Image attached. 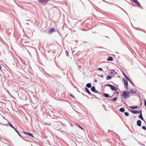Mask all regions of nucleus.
Segmentation results:
<instances>
[{
    "instance_id": "28",
    "label": "nucleus",
    "mask_w": 146,
    "mask_h": 146,
    "mask_svg": "<svg viewBox=\"0 0 146 146\" xmlns=\"http://www.w3.org/2000/svg\"><path fill=\"white\" fill-rule=\"evenodd\" d=\"M60 118L59 117H56L55 118H53V119H54V121L58 120Z\"/></svg>"
},
{
    "instance_id": "33",
    "label": "nucleus",
    "mask_w": 146,
    "mask_h": 146,
    "mask_svg": "<svg viewBox=\"0 0 146 146\" xmlns=\"http://www.w3.org/2000/svg\"><path fill=\"white\" fill-rule=\"evenodd\" d=\"M98 76L100 77L101 78H103L104 77V76L102 75H98Z\"/></svg>"
},
{
    "instance_id": "8",
    "label": "nucleus",
    "mask_w": 146,
    "mask_h": 146,
    "mask_svg": "<svg viewBox=\"0 0 146 146\" xmlns=\"http://www.w3.org/2000/svg\"><path fill=\"white\" fill-rule=\"evenodd\" d=\"M132 1L136 4L138 7H140L142 9L140 3L137 0H133Z\"/></svg>"
},
{
    "instance_id": "27",
    "label": "nucleus",
    "mask_w": 146,
    "mask_h": 146,
    "mask_svg": "<svg viewBox=\"0 0 146 146\" xmlns=\"http://www.w3.org/2000/svg\"><path fill=\"white\" fill-rule=\"evenodd\" d=\"M124 114L125 116L128 117L129 116V113L128 112H124Z\"/></svg>"
},
{
    "instance_id": "4",
    "label": "nucleus",
    "mask_w": 146,
    "mask_h": 146,
    "mask_svg": "<svg viewBox=\"0 0 146 146\" xmlns=\"http://www.w3.org/2000/svg\"><path fill=\"white\" fill-rule=\"evenodd\" d=\"M122 81L124 84V86L125 89L127 90L128 89V81L124 78H122Z\"/></svg>"
},
{
    "instance_id": "39",
    "label": "nucleus",
    "mask_w": 146,
    "mask_h": 146,
    "mask_svg": "<svg viewBox=\"0 0 146 146\" xmlns=\"http://www.w3.org/2000/svg\"><path fill=\"white\" fill-rule=\"evenodd\" d=\"M97 48H103L102 47H101V46H98V47H97Z\"/></svg>"
},
{
    "instance_id": "42",
    "label": "nucleus",
    "mask_w": 146,
    "mask_h": 146,
    "mask_svg": "<svg viewBox=\"0 0 146 146\" xmlns=\"http://www.w3.org/2000/svg\"><path fill=\"white\" fill-rule=\"evenodd\" d=\"M143 121L144 122H145V124L146 123V122L144 120V121Z\"/></svg>"
},
{
    "instance_id": "7",
    "label": "nucleus",
    "mask_w": 146,
    "mask_h": 146,
    "mask_svg": "<svg viewBox=\"0 0 146 146\" xmlns=\"http://www.w3.org/2000/svg\"><path fill=\"white\" fill-rule=\"evenodd\" d=\"M50 0H38V2L40 3H46L48 2H49Z\"/></svg>"
},
{
    "instance_id": "14",
    "label": "nucleus",
    "mask_w": 146,
    "mask_h": 146,
    "mask_svg": "<svg viewBox=\"0 0 146 146\" xmlns=\"http://www.w3.org/2000/svg\"><path fill=\"white\" fill-rule=\"evenodd\" d=\"M55 31V29L54 28H52L50 29L49 31V33H52L54 32Z\"/></svg>"
},
{
    "instance_id": "15",
    "label": "nucleus",
    "mask_w": 146,
    "mask_h": 146,
    "mask_svg": "<svg viewBox=\"0 0 146 146\" xmlns=\"http://www.w3.org/2000/svg\"><path fill=\"white\" fill-rule=\"evenodd\" d=\"M125 111V109L123 107H121L119 109V111L121 112H123Z\"/></svg>"
},
{
    "instance_id": "32",
    "label": "nucleus",
    "mask_w": 146,
    "mask_h": 146,
    "mask_svg": "<svg viewBox=\"0 0 146 146\" xmlns=\"http://www.w3.org/2000/svg\"><path fill=\"white\" fill-rule=\"evenodd\" d=\"M142 128L145 130H146V127L145 126H142Z\"/></svg>"
},
{
    "instance_id": "40",
    "label": "nucleus",
    "mask_w": 146,
    "mask_h": 146,
    "mask_svg": "<svg viewBox=\"0 0 146 146\" xmlns=\"http://www.w3.org/2000/svg\"><path fill=\"white\" fill-rule=\"evenodd\" d=\"M94 82H97V81L96 79H95L94 80Z\"/></svg>"
},
{
    "instance_id": "43",
    "label": "nucleus",
    "mask_w": 146,
    "mask_h": 146,
    "mask_svg": "<svg viewBox=\"0 0 146 146\" xmlns=\"http://www.w3.org/2000/svg\"><path fill=\"white\" fill-rule=\"evenodd\" d=\"M118 93H119V92H117V91L116 92V94H118Z\"/></svg>"
},
{
    "instance_id": "38",
    "label": "nucleus",
    "mask_w": 146,
    "mask_h": 146,
    "mask_svg": "<svg viewBox=\"0 0 146 146\" xmlns=\"http://www.w3.org/2000/svg\"><path fill=\"white\" fill-rule=\"evenodd\" d=\"M23 133H25V134H26V135H27V133H27V132H25V131H23Z\"/></svg>"
},
{
    "instance_id": "29",
    "label": "nucleus",
    "mask_w": 146,
    "mask_h": 146,
    "mask_svg": "<svg viewBox=\"0 0 146 146\" xmlns=\"http://www.w3.org/2000/svg\"><path fill=\"white\" fill-rule=\"evenodd\" d=\"M70 95L73 98L75 99V97L72 94L70 93Z\"/></svg>"
},
{
    "instance_id": "19",
    "label": "nucleus",
    "mask_w": 146,
    "mask_h": 146,
    "mask_svg": "<svg viewBox=\"0 0 146 146\" xmlns=\"http://www.w3.org/2000/svg\"><path fill=\"white\" fill-rule=\"evenodd\" d=\"M138 117L139 119H141L142 121H144V119L143 117L142 114H139V115L138 116Z\"/></svg>"
},
{
    "instance_id": "2",
    "label": "nucleus",
    "mask_w": 146,
    "mask_h": 146,
    "mask_svg": "<svg viewBox=\"0 0 146 146\" xmlns=\"http://www.w3.org/2000/svg\"><path fill=\"white\" fill-rule=\"evenodd\" d=\"M130 92L128 91H123L121 92V96L125 99H127L130 97Z\"/></svg>"
},
{
    "instance_id": "45",
    "label": "nucleus",
    "mask_w": 146,
    "mask_h": 146,
    "mask_svg": "<svg viewBox=\"0 0 146 146\" xmlns=\"http://www.w3.org/2000/svg\"><path fill=\"white\" fill-rule=\"evenodd\" d=\"M27 25H29V23H27Z\"/></svg>"
},
{
    "instance_id": "30",
    "label": "nucleus",
    "mask_w": 146,
    "mask_h": 146,
    "mask_svg": "<svg viewBox=\"0 0 146 146\" xmlns=\"http://www.w3.org/2000/svg\"><path fill=\"white\" fill-rule=\"evenodd\" d=\"M65 52L66 56H68L69 54L67 50H66Z\"/></svg>"
},
{
    "instance_id": "16",
    "label": "nucleus",
    "mask_w": 146,
    "mask_h": 146,
    "mask_svg": "<svg viewBox=\"0 0 146 146\" xmlns=\"http://www.w3.org/2000/svg\"><path fill=\"white\" fill-rule=\"evenodd\" d=\"M27 135L29 137H32L33 138L35 139V137H34V136L32 133H28Z\"/></svg>"
},
{
    "instance_id": "36",
    "label": "nucleus",
    "mask_w": 146,
    "mask_h": 146,
    "mask_svg": "<svg viewBox=\"0 0 146 146\" xmlns=\"http://www.w3.org/2000/svg\"><path fill=\"white\" fill-rule=\"evenodd\" d=\"M138 113H139L140 114H142V110H141L140 111H138Z\"/></svg>"
},
{
    "instance_id": "1",
    "label": "nucleus",
    "mask_w": 146,
    "mask_h": 146,
    "mask_svg": "<svg viewBox=\"0 0 146 146\" xmlns=\"http://www.w3.org/2000/svg\"><path fill=\"white\" fill-rule=\"evenodd\" d=\"M53 126L55 129L64 131L65 129L66 126L60 121H57L54 123Z\"/></svg>"
},
{
    "instance_id": "11",
    "label": "nucleus",
    "mask_w": 146,
    "mask_h": 146,
    "mask_svg": "<svg viewBox=\"0 0 146 146\" xmlns=\"http://www.w3.org/2000/svg\"><path fill=\"white\" fill-rule=\"evenodd\" d=\"M129 92L131 93L135 94L136 93L137 91L136 90L131 89H130Z\"/></svg>"
},
{
    "instance_id": "18",
    "label": "nucleus",
    "mask_w": 146,
    "mask_h": 146,
    "mask_svg": "<svg viewBox=\"0 0 146 146\" xmlns=\"http://www.w3.org/2000/svg\"><path fill=\"white\" fill-rule=\"evenodd\" d=\"M108 61H112L113 60V58L111 56H109L107 59Z\"/></svg>"
},
{
    "instance_id": "37",
    "label": "nucleus",
    "mask_w": 146,
    "mask_h": 146,
    "mask_svg": "<svg viewBox=\"0 0 146 146\" xmlns=\"http://www.w3.org/2000/svg\"><path fill=\"white\" fill-rule=\"evenodd\" d=\"M78 127H79L80 128V129H83V128H82V127L80 126V125H78Z\"/></svg>"
},
{
    "instance_id": "44",
    "label": "nucleus",
    "mask_w": 146,
    "mask_h": 146,
    "mask_svg": "<svg viewBox=\"0 0 146 146\" xmlns=\"http://www.w3.org/2000/svg\"><path fill=\"white\" fill-rule=\"evenodd\" d=\"M48 75L51 78H52V77H51L50 76H49L48 74Z\"/></svg>"
},
{
    "instance_id": "3",
    "label": "nucleus",
    "mask_w": 146,
    "mask_h": 146,
    "mask_svg": "<svg viewBox=\"0 0 146 146\" xmlns=\"http://www.w3.org/2000/svg\"><path fill=\"white\" fill-rule=\"evenodd\" d=\"M109 86L110 89L112 90V91H116L118 88H117L116 87L114 86L113 85H111V84H106L105 85V86Z\"/></svg>"
},
{
    "instance_id": "34",
    "label": "nucleus",
    "mask_w": 146,
    "mask_h": 146,
    "mask_svg": "<svg viewBox=\"0 0 146 146\" xmlns=\"http://www.w3.org/2000/svg\"><path fill=\"white\" fill-rule=\"evenodd\" d=\"M119 7H120L123 11H124L125 13L127 14V13L123 9H122V8H121L119 6H118Z\"/></svg>"
},
{
    "instance_id": "9",
    "label": "nucleus",
    "mask_w": 146,
    "mask_h": 146,
    "mask_svg": "<svg viewBox=\"0 0 146 146\" xmlns=\"http://www.w3.org/2000/svg\"><path fill=\"white\" fill-rule=\"evenodd\" d=\"M103 96H104L105 97H106V98H109L110 97L111 98L112 96L110 97V95L108 94H106V93H104V94H103Z\"/></svg>"
},
{
    "instance_id": "17",
    "label": "nucleus",
    "mask_w": 146,
    "mask_h": 146,
    "mask_svg": "<svg viewBox=\"0 0 146 146\" xmlns=\"http://www.w3.org/2000/svg\"><path fill=\"white\" fill-rule=\"evenodd\" d=\"M116 73L114 70H111V71L110 73L109 74H113V75H114Z\"/></svg>"
},
{
    "instance_id": "25",
    "label": "nucleus",
    "mask_w": 146,
    "mask_h": 146,
    "mask_svg": "<svg viewBox=\"0 0 146 146\" xmlns=\"http://www.w3.org/2000/svg\"><path fill=\"white\" fill-rule=\"evenodd\" d=\"M122 73L124 76L125 77V78L127 80L128 79V78H129L126 75L124 72H122Z\"/></svg>"
},
{
    "instance_id": "12",
    "label": "nucleus",
    "mask_w": 146,
    "mask_h": 146,
    "mask_svg": "<svg viewBox=\"0 0 146 146\" xmlns=\"http://www.w3.org/2000/svg\"><path fill=\"white\" fill-rule=\"evenodd\" d=\"M15 131L22 138L23 140H25V141H27V140L24 138H23L22 137H21V135L20 134L19 132L16 130V129H15Z\"/></svg>"
},
{
    "instance_id": "10",
    "label": "nucleus",
    "mask_w": 146,
    "mask_h": 146,
    "mask_svg": "<svg viewBox=\"0 0 146 146\" xmlns=\"http://www.w3.org/2000/svg\"><path fill=\"white\" fill-rule=\"evenodd\" d=\"M141 121L140 120H137V125L138 126H141Z\"/></svg>"
},
{
    "instance_id": "24",
    "label": "nucleus",
    "mask_w": 146,
    "mask_h": 146,
    "mask_svg": "<svg viewBox=\"0 0 146 146\" xmlns=\"http://www.w3.org/2000/svg\"><path fill=\"white\" fill-rule=\"evenodd\" d=\"M117 100V98L116 97H115L113 99H112L110 100L111 101H112L113 102H115Z\"/></svg>"
},
{
    "instance_id": "13",
    "label": "nucleus",
    "mask_w": 146,
    "mask_h": 146,
    "mask_svg": "<svg viewBox=\"0 0 146 146\" xmlns=\"http://www.w3.org/2000/svg\"><path fill=\"white\" fill-rule=\"evenodd\" d=\"M130 111H131L132 113L134 114H137L138 113V111L136 110H130Z\"/></svg>"
},
{
    "instance_id": "20",
    "label": "nucleus",
    "mask_w": 146,
    "mask_h": 146,
    "mask_svg": "<svg viewBox=\"0 0 146 146\" xmlns=\"http://www.w3.org/2000/svg\"><path fill=\"white\" fill-rule=\"evenodd\" d=\"M137 108L138 106H134L130 107V108L131 109H137Z\"/></svg>"
},
{
    "instance_id": "35",
    "label": "nucleus",
    "mask_w": 146,
    "mask_h": 146,
    "mask_svg": "<svg viewBox=\"0 0 146 146\" xmlns=\"http://www.w3.org/2000/svg\"><path fill=\"white\" fill-rule=\"evenodd\" d=\"M144 103L145 106L146 107V100H145V99L144 100Z\"/></svg>"
},
{
    "instance_id": "31",
    "label": "nucleus",
    "mask_w": 146,
    "mask_h": 146,
    "mask_svg": "<svg viewBox=\"0 0 146 146\" xmlns=\"http://www.w3.org/2000/svg\"><path fill=\"white\" fill-rule=\"evenodd\" d=\"M98 70L100 71H103V69H102V68H98Z\"/></svg>"
},
{
    "instance_id": "21",
    "label": "nucleus",
    "mask_w": 146,
    "mask_h": 146,
    "mask_svg": "<svg viewBox=\"0 0 146 146\" xmlns=\"http://www.w3.org/2000/svg\"><path fill=\"white\" fill-rule=\"evenodd\" d=\"M86 86L88 88H91L92 87L91 84V83H87L86 85Z\"/></svg>"
},
{
    "instance_id": "26",
    "label": "nucleus",
    "mask_w": 146,
    "mask_h": 146,
    "mask_svg": "<svg viewBox=\"0 0 146 146\" xmlns=\"http://www.w3.org/2000/svg\"><path fill=\"white\" fill-rule=\"evenodd\" d=\"M132 85L134 86H135L134 84H133V83L129 79V78L127 80Z\"/></svg>"
},
{
    "instance_id": "6",
    "label": "nucleus",
    "mask_w": 146,
    "mask_h": 146,
    "mask_svg": "<svg viewBox=\"0 0 146 146\" xmlns=\"http://www.w3.org/2000/svg\"><path fill=\"white\" fill-rule=\"evenodd\" d=\"M91 90L92 92L94 93L100 94V93L96 89L95 87L94 86H93L91 87Z\"/></svg>"
},
{
    "instance_id": "22",
    "label": "nucleus",
    "mask_w": 146,
    "mask_h": 146,
    "mask_svg": "<svg viewBox=\"0 0 146 146\" xmlns=\"http://www.w3.org/2000/svg\"><path fill=\"white\" fill-rule=\"evenodd\" d=\"M8 124H9V126L10 127H11L12 128H13L14 130H15V129H16L11 124L9 123L8 122Z\"/></svg>"
},
{
    "instance_id": "5",
    "label": "nucleus",
    "mask_w": 146,
    "mask_h": 146,
    "mask_svg": "<svg viewBox=\"0 0 146 146\" xmlns=\"http://www.w3.org/2000/svg\"><path fill=\"white\" fill-rule=\"evenodd\" d=\"M85 91H86V92L87 93H88L89 94H90L91 96H92L95 97L96 98V99H98V98H97L96 97H95L94 95L92 94L90 92L89 89L88 88H87L86 87H85Z\"/></svg>"
},
{
    "instance_id": "41",
    "label": "nucleus",
    "mask_w": 146,
    "mask_h": 146,
    "mask_svg": "<svg viewBox=\"0 0 146 146\" xmlns=\"http://www.w3.org/2000/svg\"><path fill=\"white\" fill-rule=\"evenodd\" d=\"M142 31H143V32H144L145 33H146V32H145V31H144V30H142Z\"/></svg>"
},
{
    "instance_id": "23",
    "label": "nucleus",
    "mask_w": 146,
    "mask_h": 146,
    "mask_svg": "<svg viewBox=\"0 0 146 146\" xmlns=\"http://www.w3.org/2000/svg\"><path fill=\"white\" fill-rule=\"evenodd\" d=\"M112 77L110 75H108L106 78V79L107 80H109L112 78Z\"/></svg>"
},
{
    "instance_id": "46",
    "label": "nucleus",
    "mask_w": 146,
    "mask_h": 146,
    "mask_svg": "<svg viewBox=\"0 0 146 146\" xmlns=\"http://www.w3.org/2000/svg\"><path fill=\"white\" fill-rule=\"evenodd\" d=\"M142 145H143L145 146V145H143V144H142Z\"/></svg>"
}]
</instances>
